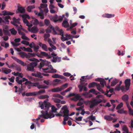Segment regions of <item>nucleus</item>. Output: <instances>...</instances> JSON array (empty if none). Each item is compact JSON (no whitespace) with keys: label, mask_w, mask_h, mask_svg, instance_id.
I'll use <instances>...</instances> for the list:
<instances>
[{"label":"nucleus","mask_w":133,"mask_h":133,"mask_svg":"<svg viewBox=\"0 0 133 133\" xmlns=\"http://www.w3.org/2000/svg\"><path fill=\"white\" fill-rule=\"evenodd\" d=\"M97 79L98 81L100 82L101 85H100V87L101 88H103L104 87V84L105 83L106 81L103 79L101 80H100V79L99 78H97Z\"/></svg>","instance_id":"obj_17"},{"label":"nucleus","mask_w":133,"mask_h":133,"mask_svg":"<svg viewBox=\"0 0 133 133\" xmlns=\"http://www.w3.org/2000/svg\"><path fill=\"white\" fill-rule=\"evenodd\" d=\"M61 75L57 74H55L54 75L52 76V77L54 78H60Z\"/></svg>","instance_id":"obj_48"},{"label":"nucleus","mask_w":133,"mask_h":133,"mask_svg":"<svg viewBox=\"0 0 133 133\" xmlns=\"http://www.w3.org/2000/svg\"><path fill=\"white\" fill-rule=\"evenodd\" d=\"M53 99L54 100V102L56 103H59L61 102V100L56 98H53Z\"/></svg>","instance_id":"obj_47"},{"label":"nucleus","mask_w":133,"mask_h":133,"mask_svg":"<svg viewBox=\"0 0 133 133\" xmlns=\"http://www.w3.org/2000/svg\"><path fill=\"white\" fill-rule=\"evenodd\" d=\"M38 95H39L41 93H43L45 92V90H41L37 92Z\"/></svg>","instance_id":"obj_58"},{"label":"nucleus","mask_w":133,"mask_h":133,"mask_svg":"<svg viewBox=\"0 0 133 133\" xmlns=\"http://www.w3.org/2000/svg\"><path fill=\"white\" fill-rule=\"evenodd\" d=\"M11 57L21 65L23 66H27V70L28 71H34V68L37 65V62H32L30 63V64H27L21 60L13 56H12Z\"/></svg>","instance_id":"obj_2"},{"label":"nucleus","mask_w":133,"mask_h":133,"mask_svg":"<svg viewBox=\"0 0 133 133\" xmlns=\"http://www.w3.org/2000/svg\"><path fill=\"white\" fill-rule=\"evenodd\" d=\"M48 55V54L44 52L41 51L40 54H38L37 56L39 57H42L43 56H46V55Z\"/></svg>","instance_id":"obj_19"},{"label":"nucleus","mask_w":133,"mask_h":133,"mask_svg":"<svg viewBox=\"0 0 133 133\" xmlns=\"http://www.w3.org/2000/svg\"><path fill=\"white\" fill-rule=\"evenodd\" d=\"M39 103L41 109H44V110L41 111L42 114L39 115L38 117L36 119V121L39 120L41 117L47 119L48 118H51L54 117L55 115L52 112L48 113L49 108L51 105L50 103H47L46 101H44L43 102H39Z\"/></svg>","instance_id":"obj_1"},{"label":"nucleus","mask_w":133,"mask_h":133,"mask_svg":"<svg viewBox=\"0 0 133 133\" xmlns=\"http://www.w3.org/2000/svg\"><path fill=\"white\" fill-rule=\"evenodd\" d=\"M38 45L43 50L46 51H48V47L45 44H42V43L39 42L38 43Z\"/></svg>","instance_id":"obj_10"},{"label":"nucleus","mask_w":133,"mask_h":133,"mask_svg":"<svg viewBox=\"0 0 133 133\" xmlns=\"http://www.w3.org/2000/svg\"><path fill=\"white\" fill-rule=\"evenodd\" d=\"M16 81L18 84L21 85V87L22 88L23 84H22V82L21 80H19V77H17L16 78Z\"/></svg>","instance_id":"obj_31"},{"label":"nucleus","mask_w":133,"mask_h":133,"mask_svg":"<svg viewBox=\"0 0 133 133\" xmlns=\"http://www.w3.org/2000/svg\"><path fill=\"white\" fill-rule=\"evenodd\" d=\"M4 33L5 35H8L9 36H10L11 35L9 31L7 30H4Z\"/></svg>","instance_id":"obj_41"},{"label":"nucleus","mask_w":133,"mask_h":133,"mask_svg":"<svg viewBox=\"0 0 133 133\" xmlns=\"http://www.w3.org/2000/svg\"><path fill=\"white\" fill-rule=\"evenodd\" d=\"M28 54L29 55V57H34L36 55V54L35 53H28Z\"/></svg>","instance_id":"obj_59"},{"label":"nucleus","mask_w":133,"mask_h":133,"mask_svg":"<svg viewBox=\"0 0 133 133\" xmlns=\"http://www.w3.org/2000/svg\"><path fill=\"white\" fill-rule=\"evenodd\" d=\"M77 22H75L74 23H73L72 24H71L70 26V29H72L73 27H75V26H76L77 25Z\"/></svg>","instance_id":"obj_52"},{"label":"nucleus","mask_w":133,"mask_h":133,"mask_svg":"<svg viewBox=\"0 0 133 133\" xmlns=\"http://www.w3.org/2000/svg\"><path fill=\"white\" fill-rule=\"evenodd\" d=\"M62 26L66 28L68 27L69 25L68 24L67 21L66 20H64L62 23Z\"/></svg>","instance_id":"obj_25"},{"label":"nucleus","mask_w":133,"mask_h":133,"mask_svg":"<svg viewBox=\"0 0 133 133\" xmlns=\"http://www.w3.org/2000/svg\"><path fill=\"white\" fill-rule=\"evenodd\" d=\"M63 75L69 77L71 76V74L68 72H65L63 73Z\"/></svg>","instance_id":"obj_57"},{"label":"nucleus","mask_w":133,"mask_h":133,"mask_svg":"<svg viewBox=\"0 0 133 133\" xmlns=\"http://www.w3.org/2000/svg\"><path fill=\"white\" fill-rule=\"evenodd\" d=\"M21 43L27 45H29V43L28 42L24 40L22 41L21 42Z\"/></svg>","instance_id":"obj_49"},{"label":"nucleus","mask_w":133,"mask_h":133,"mask_svg":"<svg viewBox=\"0 0 133 133\" xmlns=\"http://www.w3.org/2000/svg\"><path fill=\"white\" fill-rule=\"evenodd\" d=\"M49 97V96L48 95H42L39 97V98L41 99H43L46 98L47 99L45 101H46L47 103H49L47 102V101H48V98Z\"/></svg>","instance_id":"obj_23"},{"label":"nucleus","mask_w":133,"mask_h":133,"mask_svg":"<svg viewBox=\"0 0 133 133\" xmlns=\"http://www.w3.org/2000/svg\"><path fill=\"white\" fill-rule=\"evenodd\" d=\"M28 58V59L30 61H35V62H37L38 61V59L35 58Z\"/></svg>","instance_id":"obj_51"},{"label":"nucleus","mask_w":133,"mask_h":133,"mask_svg":"<svg viewBox=\"0 0 133 133\" xmlns=\"http://www.w3.org/2000/svg\"><path fill=\"white\" fill-rule=\"evenodd\" d=\"M47 5L46 4H41L40 7L39 8L40 9L41 8H46L47 7Z\"/></svg>","instance_id":"obj_40"},{"label":"nucleus","mask_w":133,"mask_h":133,"mask_svg":"<svg viewBox=\"0 0 133 133\" xmlns=\"http://www.w3.org/2000/svg\"><path fill=\"white\" fill-rule=\"evenodd\" d=\"M51 110L52 112L55 113L56 112V111L57 110V109L55 106L53 105L52 106Z\"/></svg>","instance_id":"obj_43"},{"label":"nucleus","mask_w":133,"mask_h":133,"mask_svg":"<svg viewBox=\"0 0 133 133\" xmlns=\"http://www.w3.org/2000/svg\"><path fill=\"white\" fill-rule=\"evenodd\" d=\"M17 10L19 12L21 13H24L25 11L24 8L22 7L18 6Z\"/></svg>","instance_id":"obj_20"},{"label":"nucleus","mask_w":133,"mask_h":133,"mask_svg":"<svg viewBox=\"0 0 133 133\" xmlns=\"http://www.w3.org/2000/svg\"><path fill=\"white\" fill-rule=\"evenodd\" d=\"M83 117H76L75 118L76 120V121H81L82 120V119Z\"/></svg>","instance_id":"obj_56"},{"label":"nucleus","mask_w":133,"mask_h":133,"mask_svg":"<svg viewBox=\"0 0 133 133\" xmlns=\"http://www.w3.org/2000/svg\"><path fill=\"white\" fill-rule=\"evenodd\" d=\"M61 80L59 79H56L53 81V84L54 85H55L57 84L55 83V82H57L58 83Z\"/></svg>","instance_id":"obj_50"},{"label":"nucleus","mask_w":133,"mask_h":133,"mask_svg":"<svg viewBox=\"0 0 133 133\" xmlns=\"http://www.w3.org/2000/svg\"><path fill=\"white\" fill-rule=\"evenodd\" d=\"M5 3L4 2H3L2 4V7L1 9L3 10L5 8Z\"/></svg>","instance_id":"obj_61"},{"label":"nucleus","mask_w":133,"mask_h":133,"mask_svg":"<svg viewBox=\"0 0 133 133\" xmlns=\"http://www.w3.org/2000/svg\"><path fill=\"white\" fill-rule=\"evenodd\" d=\"M69 111L68 109L67 106L65 105L62 108L60 113L62 114L63 115H69Z\"/></svg>","instance_id":"obj_8"},{"label":"nucleus","mask_w":133,"mask_h":133,"mask_svg":"<svg viewBox=\"0 0 133 133\" xmlns=\"http://www.w3.org/2000/svg\"><path fill=\"white\" fill-rule=\"evenodd\" d=\"M32 76L36 77H38L40 78L42 77V76H41V74L38 72H36V73H32Z\"/></svg>","instance_id":"obj_22"},{"label":"nucleus","mask_w":133,"mask_h":133,"mask_svg":"<svg viewBox=\"0 0 133 133\" xmlns=\"http://www.w3.org/2000/svg\"><path fill=\"white\" fill-rule=\"evenodd\" d=\"M21 38L22 39H23L28 41L29 40V38L25 36V34L24 35H22V36H21Z\"/></svg>","instance_id":"obj_44"},{"label":"nucleus","mask_w":133,"mask_h":133,"mask_svg":"<svg viewBox=\"0 0 133 133\" xmlns=\"http://www.w3.org/2000/svg\"><path fill=\"white\" fill-rule=\"evenodd\" d=\"M130 81L131 80L130 79H127L124 81V84L126 90H128L129 89L131 84Z\"/></svg>","instance_id":"obj_9"},{"label":"nucleus","mask_w":133,"mask_h":133,"mask_svg":"<svg viewBox=\"0 0 133 133\" xmlns=\"http://www.w3.org/2000/svg\"><path fill=\"white\" fill-rule=\"evenodd\" d=\"M42 69L43 72H45L53 73L56 72L57 71L56 70L53 68L51 65H49L48 67L45 68H43Z\"/></svg>","instance_id":"obj_3"},{"label":"nucleus","mask_w":133,"mask_h":133,"mask_svg":"<svg viewBox=\"0 0 133 133\" xmlns=\"http://www.w3.org/2000/svg\"><path fill=\"white\" fill-rule=\"evenodd\" d=\"M10 31L11 32V34L12 35H16L17 33V31L14 28L10 29Z\"/></svg>","instance_id":"obj_32"},{"label":"nucleus","mask_w":133,"mask_h":133,"mask_svg":"<svg viewBox=\"0 0 133 133\" xmlns=\"http://www.w3.org/2000/svg\"><path fill=\"white\" fill-rule=\"evenodd\" d=\"M44 63L43 62H41L40 64V65L39 66V68L40 69H41L44 66Z\"/></svg>","instance_id":"obj_53"},{"label":"nucleus","mask_w":133,"mask_h":133,"mask_svg":"<svg viewBox=\"0 0 133 133\" xmlns=\"http://www.w3.org/2000/svg\"><path fill=\"white\" fill-rule=\"evenodd\" d=\"M122 130L124 131L123 133H129L128 129L126 126L123 127Z\"/></svg>","instance_id":"obj_29"},{"label":"nucleus","mask_w":133,"mask_h":133,"mask_svg":"<svg viewBox=\"0 0 133 133\" xmlns=\"http://www.w3.org/2000/svg\"><path fill=\"white\" fill-rule=\"evenodd\" d=\"M2 12L3 13V15L4 16L12 15L14 14V13H12L9 11H8L6 10L3 11Z\"/></svg>","instance_id":"obj_21"},{"label":"nucleus","mask_w":133,"mask_h":133,"mask_svg":"<svg viewBox=\"0 0 133 133\" xmlns=\"http://www.w3.org/2000/svg\"><path fill=\"white\" fill-rule=\"evenodd\" d=\"M104 118L105 119L109 121H111L113 119V118L109 116H105Z\"/></svg>","instance_id":"obj_35"},{"label":"nucleus","mask_w":133,"mask_h":133,"mask_svg":"<svg viewBox=\"0 0 133 133\" xmlns=\"http://www.w3.org/2000/svg\"><path fill=\"white\" fill-rule=\"evenodd\" d=\"M61 60V58L59 57L58 56L56 57H53V59L51 60V61L54 63H56V62H59Z\"/></svg>","instance_id":"obj_14"},{"label":"nucleus","mask_w":133,"mask_h":133,"mask_svg":"<svg viewBox=\"0 0 133 133\" xmlns=\"http://www.w3.org/2000/svg\"><path fill=\"white\" fill-rule=\"evenodd\" d=\"M18 54L20 56L23 58L26 57V58H29V55L24 52H21L18 53Z\"/></svg>","instance_id":"obj_12"},{"label":"nucleus","mask_w":133,"mask_h":133,"mask_svg":"<svg viewBox=\"0 0 133 133\" xmlns=\"http://www.w3.org/2000/svg\"><path fill=\"white\" fill-rule=\"evenodd\" d=\"M50 19L54 22H56L58 21L61 22L63 19V17L61 16H58L57 15L51 17Z\"/></svg>","instance_id":"obj_5"},{"label":"nucleus","mask_w":133,"mask_h":133,"mask_svg":"<svg viewBox=\"0 0 133 133\" xmlns=\"http://www.w3.org/2000/svg\"><path fill=\"white\" fill-rule=\"evenodd\" d=\"M31 30L33 33H36L38 32V29L36 26H34L31 28Z\"/></svg>","instance_id":"obj_26"},{"label":"nucleus","mask_w":133,"mask_h":133,"mask_svg":"<svg viewBox=\"0 0 133 133\" xmlns=\"http://www.w3.org/2000/svg\"><path fill=\"white\" fill-rule=\"evenodd\" d=\"M35 8V6L34 5L29 6L27 8V10L28 12H31L32 9Z\"/></svg>","instance_id":"obj_28"},{"label":"nucleus","mask_w":133,"mask_h":133,"mask_svg":"<svg viewBox=\"0 0 133 133\" xmlns=\"http://www.w3.org/2000/svg\"><path fill=\"white\" fill-rule=\"evenodd\" d=\"M61 91V89L59 87L53 88L51 90V91L53 92H57Z\"/></svg>","instance_id":"obj_30"},{"label":"nucleus","mask_w":133,"mask_h":133,"mask_svg":"<svg viewBox=\"0 0 133 133\" xmlns=\"http://www.w3.org/2000/svg\"><path fill=\"white\" fill-rule=\"evenodd\" d=\"M88 118H90L91 120L92 121L95 120L96 119L95 117L93 116L92 115L91 116L89 117H88Z\"/></svg>","instance_id":"obj_62"},{"label":"nucleus","mask_w":133,"mask_h":133,"mask_svg":"<svg viewBox=\"0 0 133 133\" xmlns=\"http://www.w3.org/2000/svg\"><path fill=\"white\" fill-rule=\"evenodd\" d=\"M126 105L129 109V114L130 115H133V110L131 109V108L130 107V105L127 103Z\"/></svg>","instance_id":"obj_18"},{"label":"nucleus","mask_w":133,"mask_h":133,"mask_svg":"<svg viewBox=\"0 0 133 133\" xmlns=\"http://www.w3.org/2000/svg\"><path fill=\"white\" fill-rule=\"evenodd\" d=\"M25 84H29L28 85L29 86L36 87L38 84V82H31L30 81H27L25 83Z\"/></svg>","instance_id":"obj_11"},{"label":"nucleus","mask_w":133,"mask_h":133,"mask_svg":"<svg viewBox=\"0 0 133 133\" xmlns=\"http://www.w3.org/2000/svg\"><path fill=\"white\" fill-rule=\"evenodd\" d=\"M32 96H35L37 95H38L37 92H31Z\"/></svg>","instance_id":"obj_63"},{"label":"nucleus","mask_w":133,"mask_h":133,"mask_svg":"<svg viewBox=\"0 0 133 133\" xmlns=\"http://www.w3.org/2000/svg\"><path fill=\"white\" fill-rule=\"evenodd\" d=\"M123 105V103L122 102L121 103L119 104L116 107V109L118 110L120 109L122 107Z\"/></svg>","instance_id":"obj_45"},{"label":"nucleus","mask_w":133,"mask_h":133,"mask_svg":"<svg viewBox=\"0 0 133 133\" xmlns=\"http://www.w3.org/2000/svg\"><path fill=\"white\" fill-rule=\"evenodd\" d=\"M10 19V17L9 16H6L3 17V19L4 21V23H9V22L8 19Z\"/></svg>","instance_id":"obj_24"},{"label":"nucleus","mask_w":133,"mask_h":133,"mask_svg":"<svg viewBox=\"0 0 133 133\" xmlns=\"http://www.w3.org/2000/svg\"><path fill=\"white\" fill-rule=\"evenodd\" d=\"M44 22L46 26H48L50 24V22L48 19H45Z\"/></svg>","instance_id":"obj_39"},{"label":"nucleus","mask_w":133,"mask_h":133,"mask_svg":"<svg viewBox=\"0 0 133 133\" xmlns=\"http://www.w3.org/2000/svg\"><path fill=\"white\" fill-rule=\"evenodd\" d=\"M57 29V31H58L57 34H56L61 35V40L63 41H64L66 40H68V39L66 37H65L63 35V31L62 29H60L58 27H56Z\"/></svg>","instance_id":"obj_6"},{"label":"nucleus","mask_w":133,"mask_h":133,"mask_svg":"<svg viewBox=\"0 0 133 133\" xmlns=\"http://www.w3.org/2000/svg\"><path fill=\"white\" fill-rule=\"evenodd\" d=\"M26 51L30 52H32V49H31L30 48H26Z\"/></svg>","instance_id":"obj_64"},{"label":"nucleus","mask_w":133,"mask_h":133,"mask_svg":"<svg viewBox=\"0 0 133 133\" xmlns=\"http://www.w3.org/2000/svg\"><path fill=\"white\" fill-rule=\"evenodd\" d=\"M53 97H57L61 99H63V97L62 96H61L59 94H55L53 95Z\"/></svg>","instance_id":"obj_36"},{"label":"nucleus","mask_w":133,"mask_h":133,"mask_svg":"<svg viewBox=\"0 0 133 133\" xmlns=\"http://www.w3.org/2000/svg\"><path fill=\"white\" fill-rule=\"evenodd\" d=\"M89 92L92 93L94 94H96L97 95L98 93H99V92L96 91L94 89H92L90 90L89 91Z\"/></svg>","instance_id":"obj_37"},{"label":"nucleus","mask_w":133,"mask_h":133,"mask_svg":"<svg viewBox=\"0 0 133 133\" xmlns=\"http://www.w3.org/2000/svg\"><path fill=\"white\" fill-rule=\"evenodd\" d=\"M11 43L13 46H17L20 44L14 43L13 42H11Z\"/></svg>","instance_id":"obj_55"},{"label":"nucleus","mask_w":133,"mask_h":133,"mask_svg":"<svg viewBox=\"0 0 133 133\" xmlns=\"http://www.w3.org/2000/svg\"><path fill=\"white\" fill-rule=\"evenodd\" d=\"M68 85V84L67 83H65L60 88L61 89V90L62 91L64 89L66 88Z\"/></svg>","instance_id":"obj_38"},{"label":"nucleus","mask_w":133,"mask_h":133,"mask_svg":"<svg viewBox=\"0 0 133 133\" xmlns=\"http://www.w3.org/2000/svg\"><path fill=\"white\" fill-rule=\"evenodd\" d=\"M118 80L117 79H115V80L113 81L111 83V85L112 86H115L116 84L118 82Z\"/></svg>","instance_id":"obj_34"},{"label":"nucleus","mask_w":133,"mask_h":133,"mask_svg":"<svg viewBox=\"0 0 133 133\" xmlns=\"http://www.w3.org/2000/svg\"><path fill=\"white\" fill-rule=\"evenodd\" d=\"M38 89H44L47 88L48 87L47 86H43L41 85H39V83L38 82V84L36 87Z\"/></svg>","instance_id":"obj_33"},{"label":"nucleus","mask_w":133,"mask_h":133,"mask_svg":"<svg viewBox=\"0 0 133 133\" xmlns=\"http://www.w3.org/2000/svg\"><path fill=\"white\" fill-rule=\"evenodd\" d=\"M69 115H63V117H64V121H66L68 119Z\"/></svg>","instance_id":"obj_46"},{"label":"nucleus","mask_w":133,"mask_h":133,"mask_svg":"<svg viewBox=\"0 0 133 133\" xmlns=\"http://www.w3.org/2000/svg\"><path fill=\"white\" fill-rule=\"evenodd\" d=\"M2 69L3 72L6 74H8L11 71V69H8L6 68H3Z\"/></svg>","instance_id":"obj_16"},{"label":"nucleus","mask_w":133,"mask_h":133,"mask_svg":"<svg viewBox=\"0 0 133 133\" xmlns=\"http://www.w3.org/2000/svg\"><path fill=\"white\" fill-rule=\"evenodd\" d=\"M122 99L124 101H127L129 99V96L128 95L125 94L122 96Z\"/></svg>","instance_id":"obj_27"},{"label":"nucleus","mask_w":133,"mask_h":133,"mask_svg":"<svg viewBox=\"0 0 133 133\" xmlns=\"http://www.w3.org/2000/svg\"><path fill=\"white\" fill-rule=\"evenodd\" d=\"M115 15L114 14H105L102 15V16L104 18H110L114 17L115 16Z\"/></svg>","instance_id":"obj_13"},{"label":"nucleus","mask_w":133,"mask_h":133,"mask_svg":"<svg viewBox=\"0 0 133 133\" xmlns=\"http://www.w3.org/2000/svg\"><path fill=\"white\" fill-rule=\"evenodd\" d=\"M78 87L80 89L79 90V91L81 92L84 88L83 84H81V85H78Z\"/></svg>","instance_id":"obj_42"},{"label":"nucleus","mask_w":133,"mask_h":133,"mask_svg":"<svg viewBox=\"0 0 133 133\" xmlns=\"http://www.w3.org/2000/svg\"><path fill=\"white\" fill-rule=\"evenodd\" d=\"M95 86H96L97 88L99 91L102 93H105V92L101 88L100 84H97V83L96 82H93L90 83L88 85V87L89 88H92Z\"/></svg>","instance_id":"obj_4"},{"label":"nucleus","mask_w":133,"mask_h":133,"mask_svg":"<svg viewBox=\"0 0 133 133\" xmlns=\"http://www.w3.org/2000/svg\"><path fill=\"white\" fill-rule=\"evenodd\" d=\"M102 102V100L101 99H99L98 100L97 99H94L93 101L91 102V104L90 105V108H92L94 107L98 104L99 103Z\"/></svg>","instance_id":"obj_7"},{"label":"nucleus","mask_w":133,"mask_h":133,"mask_svg":"<svg viewBox=\"0 0 133 133\" xmlns=\"http://www.w3.org/2000/svg\"><path fill=\"white\" fill-rule=\"evenodd\" d=\"M84 105L78 108H76V110L78 111H79L80 110H82L83 108H84Z\"/></svg>","instance_id":"obj_60"},{"label":"nucleus","mask_w":133,"mask_h":133,"mask_svg":"<svg viewBox=\"0 0 133 133\" xmlns=\"http://www.w3.org/2000/svg\"><path fill=\"white\" fill-rule=\"evenodd\" d=\"M39 23V22L37 19H35L34 20V22L33 23V24L35 25H37Z\"/></svg>","instance_id":"obj_54"},{"label":"nucleus","mask_w":133,"mask_h":133,"mask_svg":"<svg viewBox=\"0 0 133 133\" xmlns=\"http://www.w3.org/2000/svg\"><path fill=\"white\" fill-rule=\"evenodd\" d=\"M49 26L48 28L50 29H51L53 31V32L54 34H57V32H58V31H57V29L56 28V27L57 26L55 27V29L56 30H55V29L54 27H53L52 25L51 24H50L49 25Z\"/></svg>","instance_id":"obj_15"}]
</instances>
